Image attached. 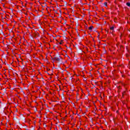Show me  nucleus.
I'll use <instances>...</instances> for the list:
<instances>
[{"mask_svg": "<svg viewBox=\"0 0 130 130\" xmlns=\"http://www.w3.org/2000/svg\"><path fill=\"white\" fill-rule=\"evenodd\" d=\"M110 30H112V31H113V30H114V27L112 26L110 28Z\"/></svg>", "mask_w": 130, "mask_h": 130, "instance_id": "nucleus-1", "label": "nucleus"}, {"mask_svg": "<svg viewBox=\"0 0 130 130\" xmlns=\"http://www.w3.org/2000/svg\"><path fill=\"white\" fill-rule=\"evenodd\" d=\"M126 5L127 6V7H130V3H126Z\"/></svg>", "mask_w": 130, "mask_h": 130, "instance_id": "nucleus-2", "label": "nucleus"}, {"mask_svg": "<svg viewBox=\"0 0 130 130\" xmlns=\"http://www.w3.org/2000/svg\"><path fill=\"white\" fill-rule=\"evenodd\" d=\"M93 29V26H90L89 27V30H92Z\"/></svg>", "mask_w": 130, "mask_h": 130, "instance_id": "nucleus-3", "label": "nucleus"}, {"mask_svg": "<svg viewBox=\"0 0 130 130\" xmlns=\"http://www.w3.org/2000/svg\"><path fill=\"white\" fill-rule=\"evenodd\" d=\"M104 5H105V6H107V2H105Z\"/></svg>", "mask_w": 130, "mask_h": 130, "instance_id": "nucleus-4", "label": "nucleus"}, {"mask_svg": "<svg viewBox=\"0 0 130 130\" xmlns=\"http://www.w3.org/2000/svg\"><path fill=\"white\" fill-rule=\"evenodd\" d=\"M59 44H62V42H59Z\"/></svg>", "mask_w": 130, "mask_h": 130, "instance_id": "nucleus-5", "label": "nucleus"}]
</instances>
